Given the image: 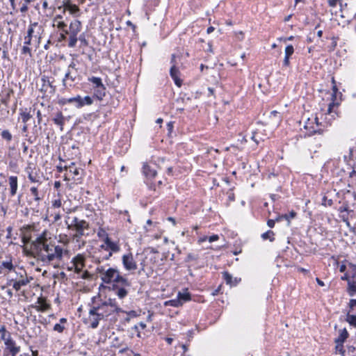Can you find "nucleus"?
Wrapping results in <instances>:
<instances>
[{
  "label": "nucleus",
  "instance_id": "f257e3e1",
  "mask_svg": "<svg viewBox=\"0 0 356 356\" xmlns=\"http://www.w3.org/2000/svg\"><path fill=\"white\" fill-rule=\"evenodd\" d=\"M31 248L38 261L42 262L43 265H51L54 268H60L63 257L69 253L68 250L56 245L44 236H39L33 241Z\"/></svg>",
  "mask_w": 356,
  "mask_h": 356
},
{
  "label": "nucleus",
  "instance_id": "f03ea898",
  "mask_svg": "<svg viewBox=\"0 0 356 356\" xmlns=\"http://www.w3.org/2000/svg\"><path fill=\"white\" fill-rule=\"evenodd\" d=\"M96 272L99 275L103 283L111 284V286H106L102 284L100 287L108 288L110 291H113L120 300H123L127 296L128 289L131 286V283L127 278L121 275L117 268L106 269L104 266H99L96 268Z\"/></svg>",
  "mask_w": 356,
  "mask_h": 356
},
{
  "label": "nucleus",
  "instance_id": "7ed1b4c3",
  "mask_svg": "<svg viewBox=\"0 0 356 356\" xmlns=\"http://www.w3.org/2000/svg\"><path fill=\"white\" fill-rule=\"evenodd\" d=\"M97 309L99 314H104V318H106L113 314L123 313V309L118 304L115 298H109L107 300L93 306Z\"/></svg>",
  "mask_w": 356,
  "mask_h": 356
},
{
  "label": "nucleus",
  "instance_id": "20e7f679",
  "mask_svg": "<svg viewBox=\"0 0 356 356\" xmlns=\"http://www.w3.org/2000/svg\"><path fill=\"white\" fill-rule=\"evenodd\" d=\"M88 81L91 83L93 97L98 100H102L106 96V88L103 83L102 79L92 76L88 78Z\"/></svg>",
  "mask_w": 356,
  "mask_h": 356
},
{
  "label": "nucleus",
  "instance_id": "39448f33",
  "mask_svg": "<svg viewBox=\"0 0 356 356\" xmlns=\"http://www.w3.org/2000/svg\"><path fill=\"white\" fill-rule=\"evenodd\" d=\"M65 224L67 229L79 232V234L84 232L86 229L89 228V223L88 222L85 220L79 219L76 216L72 218L67 216Z\"/></svg>",
  "mask_w": 356,
  "mask_h": 356
},
{
  "label": "nucleus",
  "instance_id": "423d86ee",
  "mask_svg": "<svg viewBox=\"0 0 356 356\" xmlns=\"http://www.w3.org/2000/svg\"><path fill=\"white\" fill-rule=\"evenodd\" d=\"M1 340L4 341L5 348L3 350V356L7 355V353H19L21 348L18 346L16 341L11 337V334L10 332H8V334L6 337L2 336Z\"/></svg>",
  "mask_w": 356,
  "mask_h": 356
},
{
  "label": "nucleus",
  "instance_id": "0eeeda50",
  "mask_svg": "<svg viewBox=\"0 0 356 356\" xmlns=\"http://www.w3.org/2000/svg\"><path fill=\"white\" fill-rule=\"evenodd\" d=\"M88 314V323H90V327L92 329L97 328L99 321L104 318V314H99V312H97V309L95 308L93 306L90 307Z\"/></svg>",
  "mask_w": 356,
  "mask_h": 356
},
{
  "label": "nucleus",
  "instance_id": "6e6552de",
  "mask_svg": "<svg viewBox=\"0 0 356 356\" xmlns=\"http://www.w3.org/2000/svg\"><path fill=\"white\" fill-rule=\"evenodd\" d=\"M29 283V278L26 276L24 277L22 275H20L18 278V274L17 273V277L15 278H10L8 280V284L12 285L13 288L15 291H19L22 286L27 285Z\"/></svg>",
  "mask_w": 356,
  "mask_h": 356
},
{
  "label": "nucleus",
  "instance_id": "1a4fd4ad",
  "mask_svg": "<svg viewBox=\"0 0 356 356\" xmlns=\"http://www.w3.org/2000/svg\"><path fill=\"white\" fill-rule=\"evenodd\" d=\"M43 31V29L41 26L38 25V22L31 23L27 31V35L26 37L33 38H38V43L39 44L41 39V33Z\"/></svg>",
  "mask_w": 356,
  "mask_h": 356
},
{
  "label": "nucleus",
  "instance_id": "9d476101",
  "mask_svg": "<svg viewBox=\"0 0 356 356\" xmlns=\"http://www.w3.org/2000/svg\"><path fill=\"white\" fill-rule=\"evenodd\" d=\"M85 261L86 257L81 254H78L72 259L71 263L73 264L75 273L79 274L83 272V269L85 267Z\"/></svg>",
  "mask_w": 356,
  "mask_h": 356
},
{
  "label": "nucleus",
  "instance_id": "9b49d317",
  "mask_svg": "<svg viewBox=\"0 0 356 356\" xmlns=\"http://www.w3.org/2000/svg\"><path fill=\"white\" fill-rule=\"evenodd\" d=\"M122 264L127 270H134L137 268V264L134 259L131 253L124 254L122 258Z\"/></svg>",
  "mask_w": 356,
  "mask_h": 356
},
{
  "label": "nucleus",
  "instance_id": "f8f14e48",
  "mask_svg": "<svg viewBox=\"0 0 356 356\" xmlns=\"http://www.w3.org/2000/svg\"><path fill=\"white\" fill-rule=\"evenodd\" d=\"M64 168L73 175V179L79 180L81 178L83 170L81 168H77L75 163L71 162L69 165H65Z\"/></svg>",
  "mask_w": 356,
  "mask_h": 356
},
{
  "label": "nucleus",
  "instance_id": "ddd939ff",
  "mask_svg": "<svg viewBox=\"0 0 356 356\" xmlns=\"http://www.w3.org/2000/svg\"><path fill=\"white\" fill-rule=\"evenodd\" d=\"M104 244L100 246L102 249L105 250H110L111 252H118L120 250V245L118 243L112 241L107 234L104 239Z\"/></svg>",
  "mask_w": 356,
  "mask_h": 356
},
{
  "label": "nucleus",
  "instance_id": "4468645a",
  "mask_svg": "<svg viewBox=\"0 0 356 356\" xmlns=\"http://www.w3.org/2000/svg\"><path fill=\"white\" fill-rule=\"evenodd\" d=\"M19 115L18 120L21 119L24 124H28L27 122L33 118L31 108H20L19 109Z\"/></svg>",
  "mask_w": 356,
  "mask_h": 356
},
{
  "label": "nucleus",
  "instance_id": "2eb2a0df",
  "mask_svg": "<svg viewBox=\"0 0 356 356\" xmlns=\"http://www.w3.org/2000/svg\"><path fill=\"white\" fill-rule=\"evenodd\" d=\"M81 31V22L78 19H75L70 23L69 26V31L65 29L64 32L65 33V34L77 35Z\"/></svg>",
  "mask_w": 356,
  "mask_h": 356
},
{
  "label": "nucleus",
  "instance_id": "dca6fc26",
  "mask_svg": "<svg viewBox=\"0 0 356 356\" xmlns=\"http://www.w3.org/2000/svg\"><path fill=\"white\" fill-rule=\"evenodd\" d=\"M26 172L28 175V179L31 183H35L38 185L42 184L41 177L37 172H34L31 167H28L26 169Z\"/></svg>",
  "mask_w": 356,
  "mask_h": 356
},
{
  "label": "nucleus",
  "instance_id": "f3484780",
  "mask_svg": "<svg viewBox=\"0 0 356 356\" xmlns=\"http://www.w3.org/2000/svg\"><path fill=\"white\" fill-rule=\"evenodd\" d=\"M8 184L10 187V195L13 197L17 194L18 188V178L17 176H10L8 177Z\"/></svg>",
  "mask_w": 356,
  "mask_h": 356
},
{
  "label": "nucleus",
  "instance_id": "a211bd4d",
  "mask_svg": "<svg viewBox=\"0 0 356 356\" xmlns=\"http://www.w3.org/2000/svg\"><path fill=\"white\" fill-rule=\"evenodd\" d=\"M85 235V232H75L72 236V241L75 243V248L80 250L86 245V241L82 240V236Z\"/></svg>",
  "mask_w": 356,
  "mask_h": 356
},
{
  "label": "nucleus",
  "instance_id": "6ab92c4d",
  "mask_svg": "<svg viewBox=\"0 0 356 356\" xmlns=\"http://www.w3.org/2000/svg\"><path fill=\"white\" fill-rule=\"evenodd\" d=\"M38 305L33 306L38 312H44L50 308V305L47 302L43 297H39L37 300Z\"/></svg>",
  "mask_w": 356,
  "mask_h": 356
},
{
  "label": "nucleus",
  "instance_id": "aec40b11",
  "mask_svg": "<svg viewBox=\"0 0 356 356\" xmlns=\"http://www.w3.org/2000/svg\"><path fill=\"white\" fill-rule=\"evenodd\" d=\"M170 76L172 78V79L175 81V83L178 86L180 87L182 83V81L179 78V69L175 66V64H173L170 70Z\"/></svg>",
  "mask_w": 356,
  "mask_h": 356
},
{
  "label": "nucleus",
  "instance_id": "412c9836",
  "mask_svg": "<svg viewBox=\"0 0 356 356\" xmlns=\"http://www.w3.org/2000/svg\"><path fill=\"white\" fill-rule=\"evenodd\" d=\"M62 19V15H56L53 19V26H56L58 29L62 30L64 32V30L67 26V24L64 22L61 21Z\"/></svg>",
  "mask_w": 356,
  "mask_h": 356
},
{
  "label": "nucleus",
  "instance_id": "4be33fe9",
  "mask_svg": "<svg viewBox=\"0 0 356 356\" xmlns=\"http://www.w3.org/2000/svg\"><path fill=\"white\" fill-rule=\"evenodd\" d=\"M15 267L13 265L11 260L10 261H3L1 262L0 265V270H6V272H5V274H7L8 273L15 271Z\"/></svg>",
  "mask_w": 356,
  "mask_h": 356
},
{
  "label": "nucleus",
  "instance_id": "5701e85b",
  "mask_svg": "<svg viewBox=\"0 0 356 356\" xmlns=\"http://www.w3.org/2000/svg\"><path fill=\"white\" fill-rule=\"evenodd\" d=\"M144 175L149 178H154L156 175V170L148 164H144L143 167Z\"/></svg>",
  "mask_w": 356,
  "mask_h": 356
},
{
  "label": "nucleus",
  "instance_id": "b1692460",
  "mask_svg": "<svg viewBox=\"0 0 356 356\" xmlns=\"http://www.w3.org/2000/svg\"><path fill=\"white\" fill-rule=\"evenodd\" d=\"M339 336L334 339V343H343L349 337V334L346 328L339 330Z\"/></svg>",
  "mask_w": 356,
  "mask_h": 356
},
{
  "label": "nucleus",
  "instance_id": "393cba45",
  "mask_svg": "<svg viewBox=\"0 0 356 356\" xmlns=\"http://www.w3.org/2000/svg\"><path fill=\"white\" fill-rule=\"evenodd\" d=\"M177 297L181 302V305L191 299V294L188 292L187 289H185L183 292H178Z\"/></svg>",
  "mask_w": 356,
  "mask_h": 356
},
{
  "label": "nucleus",
  "instance_id": "a878e982",
  "mask_svg": "<svg viewBox=\"0 0 356 356\" xmlns=\"http://www.w3.org/2000/svg\"><path fill=\"white\" fill-rule=\"evenodd\" d=\"M347 292L350 296H353L356 294V281L354 280H348Z\"/></svg>",
  "mask_w": 356,
  "mask_h": 356
},
{
  "label": "nucleus",
  "instance_id": "bb28decb",
  "mask_svg": "<svg viewBox=\"0 0 356 356\" xmlns=\"http://www.w3.org/2000/svg\"><path fill=\"white\" fill-rule=\"evenodd\" d=\"M223 278H224L225 281L226 282V283L231 286H236L238 283V281L237 280V279L236 278L233 279L232 275L227 272L223 273Z\"/></svg>",
  "mask_w": 356,
  "mask_h": 356
},
{
  "label": "nucleus",
  "instance_id": "cd10ccee",
  "mask_svg": "<svg viewBox=\"0 0 356 356\" xmlns=\"http://www.w3.org/2000/svg\"><path fill=\"white\" fill-rule=\"evenodd\" d=\"M41 81H42L41 90L47 92L49 88H51L52 91L54 90V87L47 76H43Z\"/></svg>",
  "mask_w": 356,
  "mask_h": 356
},
{
  "label": "nucleus",
  "instance_id": "c85d7f7f",
  "mask_svg": "<svg viewBox=\"0 0 356 356\" xmlns=\"http://www.w3.org/2000/svg\"><path fill=\"white\" fill-rule=\"evenodd\" d=\"M53 121L56 124L60 127V130H63L65 119L61 112L56 113L55 117L53 118Z\"/></svg>",
  "mask_w": 356,
  "mask_h": 356
},
{
  "label": "nucleus",
  "instance_id": "c756f323",
  "mask_svg": "<svg viewBox=\"0 0 356 356\" xmlns=\"http://www.w3.org/2000/svg\"><path fill=\"white\" fill-rule=\"evenodd\" d=\"M31 195L33 197V200L35 202H39L43 198L42 196L40 195L38 186H33L30 188Z\"/></svg>",
  "mask_w": 356,
  "mask_h": 356
},
{
  "label": "nucleus",
  "instance_id": "7c9ffc66",
  "mask_svg": "<svg viewBox=\"0 0 356 356\" xmlns=\"http://www.w3.org/2000/svg\"><path fill=\"white\" fill-rule=\"evenodd\" d=\"M76 79V76L72 74L70 70H67V72L65 74V76L63 79V85L66 87L67 85V81L70 80L72 82H74Z\"/></svg>",
  "mask_w": 356,
  "mask_h": 356
},
{
  "label": "nucleus",
  "instance_id": "2f4dec72",
  "mask_svg": "<svg viewBox=\"0 0 356 356\" xmlns=\"http://www.w3.org/2000/svg\"><path fill=\"white\" fill-rule=\"evenodd\" d=\"M296 216V213L294 211H291L289 214H284L278 216L276 218L277 221H280L282 219H285L288 221V225L290 224V220L294 218Z\"/></svg>",
  "mask_w": 356,
  "mask_h": 356
},
{
  "label": "nucleus",
  "instance_id": "473e14b6",
  "mask_svg": "<svg viewBox=\"0 0 356 356\" xmlns=\"http://www.w3.org/2000/svg\"><path fill=\"white\" fill-rule=\"evenodd\" d=\"M346 321L349 323L350 325L356 327V315L350 314L348 312L346 316Z\"/></svg>",
  "mask_w": 356,
  "mask_h": 356
},
{
  "label": "nucleus",
  "instance_id": "72a5a7b5",
  "mask_svg": "<svg viewBox=\"0 0 356 356\" xmlns=\"http://www.w3.org/2000/svg\"><path fill=\"white\" fill-rule=\"evenodd\" d=\"M165 306H172L174 307H179L182 306L181 302H180V300L177 298V297L175 299L169 300L168 301H165L164 302Z\"/></svg>",
  "mask_w": 356,
  "mask_h": 356
},
{
  "label": "nucleus",
  "instance_id": "f704fd0d",
  "mask_svg": "<svg viewBox=\"0 0 356 356\" xmlns=\"http://www.w3.org/2000/svg\"><path fill=\"white\" fill-rule=\"evenodd\" d=\"M71 104H73L76 108H82L81 96L77 95L76 97H71Z\"/></svg>",
  "mask_w": 356,
  "mask_h": 356
},
{
  "label": "nucleus",
  "instance_id": "c9c22d12",
  "mask_svg": "<svg viewBox=\"0 0 356 356\" xmlns=\"http://www.w3.org/2000/svg\"><path fill=\"white\" fill-rule=\"evenodd\" d=\"M51 209L54 210L59 209L62 207V201L60 198L58 197L56 199H54L51 202Z\"/></svg>",
  "mask_w": 356,
  "mask_h": 356
},
{
  "label": "nucleus",
  "instance_id": "e433bc0d",
  "mask_svg": "<svg viewBox=\"0 0 356 356\" xmlns=\"http://www.w3.org/2000/svg\"><path fill=\"white\" fill-rule=\"evenodd\" d=\"M93 96L92 97H90V96H85L83 97H81V103H82V107L85 106H90V105H92L93 104Z\"/></svg>",
  "mask_w": 356,
  "mask_h": 356
},
{
  "label": "nucleus",
  "instance_id": "4c0bfd02",
  "mask_svg": "<svg viewBox=\"0 0 356 356\" xmlns=\"http://www.w3.org/2000/svg\"><path fill=\"white\" fill-rule=\"evenodd\" d=\"M274 232L271 230H268L267 232H266L265 233L262 234H261V238L264 239V240H267L268 239L270 241H273L275 240V237H274Z\"/></svg>",
  "mask_w": 356,
  "mask_h": 356
},
{
  "label": "nucleus",
  "instance_id": "58836bf2",
  "mask_svg": "<svg viewBox=\"0 0 356 356\" xmlns=\"http://www.w3.org/2000/svg\"><path fill=\"white\" fill-rule=\"evenodd\" d=\"M77 40L78 38L76 35H70L68 47L71 48L74 47L77 42Z\"/></svg>",
  "mask_w": 356,
  "mask_h": 356
},
{
  "label": "nucleus",
  "instance_id": "ea45409f",
  "mask_svg": "<svg viewBox=\"0 0 356 356\" xmlns=\"http://www.w3.org/2000/svg\"><path fill=\"white\" fill-rule=\"evenodd\" d=\"M35 1V0H24V3L20 8V12L24 14L26 13L29 10L28 5Z\"/></svg>",
  "mask_w": 356,
  "mask_h": 356
},
{
  "label": "nucleus",
  "instance_id": "a19ab883",
  "mask_svg": "<svg viewBox=\"0 0 356 356\" xmlns=\"http://www.w3.org/2000/svg\"><path fill=\"white\" fill-rule=\"evenodd\" d=\"M1 136L2 138H3L4 140L10 142L11 140H12V134L10 133V131L8 130H3L1 133Z\"/></svg>",
  "mask_w": 356,
  "mask_h": 356
},
{
  "label": "nucleus",
  "instance_id": "79ce46f5",
  "mask_svg": "<svg viewBox=\"0 0 356 356\" xmlns=\"http://www.w3.org/2000/svg\"><path fill=\"white\" fill-rule=\"evenodd\" d=\"M21 54L22 55H28L29 57H32V51L29 46L23 45L21 49Z\"/></svg>",
  "mask_w": 356,
  "mask_h": 356
},
{
  "label": "nucleus",
  "instance_id": "37998d69",
  "mask_svg": "<svg viewBox=\"0 0 356 356\" xmlns=\"http://www.w3.org/2000/svg\"><path fill=\"white\" fill-rule=\"evenodd\" d=\"M294 52V48L291 44H289L286 47L284 54L286 56H291Z\"/></svg>",
  "mask_w": 356,
  "mask_h": 356
},
{
  "label": "nucleus",
  "instance_id": "c03bdc74",
  "mask_svg": "<svg viewBox=\"0 0 356 356\" xmlns=\"http://www.w3.org/2000/svg\"><path fill=\"white\" fill-rule=\"evenodd\" d=\"M348 307L350 309L348 310V312H350V314H351V312H354V309L356 307V299L350 300L348 302Z\"/></svg>",
  "mask_w": 356,
  "mask_h": 356
},
{
  "label": "nucleus",
  "instance_id": "a18cd8bd",
  "mask_svg": "<svg viewBox=\"0 0 356 356\" xmlns=\"http://www.w3.org/2000/svg\"><path fill=\"white\" fill-rule=\"evenodd\" d=\"M339 104V102L337 101H335L334 99L332 100V102L329 104L328 108H327V113L331 114L332 113V108L334 106H337Z\"/></svg>",
  "mask_w": 356,
  "mask_h": 356
},
{
  "label": "nucleus",
  "instance_id": "49530a36",
  "mask_svg": "<svg viewBox=\"0 0 356 356\" xmlns=\"http://www.w3.org/2000/svg\"><path fill=\"white\" fill-rule=\"evenodd\" d=\"M53 330L58 333H62L65 330V326L60 323L54 325Z\"/></svg>",
  "mask_w": 356,
  "mask_h": 356
},
{
  "label": "nucleus",
  "instance_id": "de8ad7c7",
  "mask_svg": "<svg viewBox=\"0 0 356 356\" xmlns=\"http://www.w3.org/2000/svg\"><path fill=\"white\" fill-rule=\"evenodd\" d=\"M68 10L70 13V14L76 15V13H78L79 12L80 10L76 5L72 4L71 6L70 7V8L68 9Z\"/></svg>",
  "mask_w": 356,
  "mask_h": 356
},
{
  "label": "nucleus",
  "instance_id": "09e8293b",
  "mask_svg": "<svg viewBox=\"0 0 356 356\" xmlns=\"http://www.w3.org/2000/svg\"><path fill=\"white\" fill-rule=\"evenodd\" d=\"M51 216H53L54 222H55L61 219V213L60 211H55Z\"/></svg>",
  "mask_w": 356,
  "mask_h": 356
},
{
  "label": "nucleus",
  "instance_id": "8fccbe9b",
  "mask_svg": "<svg viewBox=\"0 0 356 356\" xmlns=\"http://www.w3.org/2000/svg\"><path fill=\"white\" fill-rule=\"evenodd\" d=\"M138 327H140L141 330H144L146 327V324L144 322H140L138 325L134 326V329L138 331L137 336L140 337V332L138 331Z\"/></svg>",
  "mask_w": 356,
  "mask_h": 356
},
{
  "label": "nucleus",
  "instance_id": "3c124183",
  "mask_svg": "<svg viewBox=\"0 0 356 356\" xmlns=\"http://www.w3.org/2000/svg\"><path fill=\"white\" fill-rule=\"evenodd\" d=\"M336 343V346H335L336 350L339 351L342 355H343L345 353V350L343 348V343Z\"/></svg>",
  "mask_w": 356,
  "mask_h": 356
},
{
  "label": "nucleus",
  "instance_id": "603ef678",
  "mask_svg": "<svg viewBox=\"0 0 356 356\" xmlns=\"http://www.w3.org/2000/svg\"><path fill=\"white\" fill-rule=\"evenodd\" d=\"M78 40L81 42V43L82 44V45H83V46H88V40L86 39V37H85V34H84V33L81 34V35L79 36Z\"/></svg>",
  "mask_w": 356,
  "mask_h": 356
},
{
  "label": "nucleus",
  "instance_id": "864d4df0",
  "mask_svg": "<svg viewBox=\"0 0 356 356\" xmlns=\"http://www.w3.org/2000/svg\"><path fill=\"white\" fill-rule=\"evenodd\" d=\"M196 259H197V255H195L193 253H188L187 254V257H186L185 261L186 262H189V261H195Z\"/></svg>",
  "mask_w": 356,
  "mask_h": 356
},
{
  "label": "nucleus",
  "instance_id": "5fc2aeb1",
  "mask_svg": "<svg viewBox=\"0 0 356 356\" xmlns=\"http://www.w3.org/2000/svg\"><path fill=\"white\" fill-rule=\"evenodd\" d=\"M332 89L333 92L332 94V100L334 99L335 101H337V97L338 93V88L337 85H333Z\"/></svg>",
  "mask_w": 356,
  "mask_h": 356
},
{
  "label": "nucleus",
  "instance_id": "6e6d98bb",
  "mask_svg": "<svg viewBox=\"0 0 356 356\" xmlns=\"http://www.w3.org/2000/svg\"><path fill=\"white\" fill-rule=\"evenodd\" d=\"M270 118H277V121L279 122L280 120V115L276 111H273L270 113Z\"/></svg>",
  "mask_w": 356,
  "mask_h": 356
},
{
  "label": "nucleus",
  "instance_id": "4d7b16f0",
  "mask_svg": "<svg viewBox=\"0 0 356 356\" xmlns=\"http://www.w3.org/2000/svg\"><path fill=\"white\" fill-rule=\"evenodd\" d=\"M8 331L6 330V326L2 325L1 327H0V334H1V337L2 336H3L4 337H6L8 334Z\"/></svg>",
  "mask_w": 356,
  "mask_h": 356
},
{
  "label": "nucleus",
  "instance_id": "13d9d810",
  "mask_svg": "<svg viewBox=\"0 0 356 356\" xmlns=\"http://www.w3.org/2000/svg\"><path fill=\"white\" fill-rule=\"evenodd\" d=\"M82 273H83L81 276V277L82 279L88 280V279L90 278V277H91L90 273L88 270L83 271Z\"/></svg>",
  "mask_w": 356,
  "mask_h": 356
},
{
  "label": "nucleus",
  "instance_id": "bf43d9fd",
  "mask_svg": "<svg viewBox=\"0 0 356 356\" xmlns=\"http://www.w3.org/2000/svg\"><path fill=\"white\" fill-rule=\"evenodd\" d=\"M71 5H72V3H70V0L63 1V6L64 7L63 13H65L66 10H68V9L71 6Z\"/></svg>",
  "mask_w": 356,
  "mask_h": 356
},
{
  "label": "nucleus",
  "instance_id": "052dcab7",
  "mask_svg": "<svg viewBox=\"0 0 356 356\" xmlns=\"http://www.w3.org/2000/svg\"><path fill=\"white\" fill-rule=\"evenodd\" d=\"M251 139L252 140H254L257 145H258L259 143V141L261 140V138H257V134L254 133V132L252 133V135L251 136Z\"/></svg>",
  "mask_w": 356,
  "mask_h": 356
},
{
  "label": "nucleus",
  "instance_id": "680f3d73",
  "mask_svg": "<svg viewBox=\"0 0 356 356\" xmlns=\"http://www.w3.org/2000/svg\"><path fill=\"white\" fill-rule=\"evenodd\" d=\"M70 100H71V97L70 98H62L61 99L59 100V104H60L62 105H65L66 104H71V102H70Z\"/></svg>",
  "mask_w": 356,
  "mask_h": 356
},
{
  "label": "nucleus",
  "instance_id": "e2e57ef3",
  "mask_svg": "<svg viewBox=\"0 0 356 356\" xmlns=\"http://www.w3.org/2000/svg\"><path fill=\"white\" fill-rule=\"evenodd\" d=\"M219 239V236L218 234H213L208 238V240L210 243H213Z\"/></svg>",
  "mask_w": 356,
  "mask_h": 356
},
{
  "label": "nucleus",
  "instance_id": "0e129e2a",
  "mask_svg": "<svg viewBox=\"0 0 356 356\" xmlns=\"http://www.w3.org/2000/svg\"><path fill=\"white\" fill-rule=\"evenodd\" d=\"M323 204L326 205L328 204L329 206H331L332 204V200H327L325 196L323 198Z\"/></svg>",
  "mask_w": 356,
  "mask_h": 356
},
{
  "label": "nucleus",
  "instance_id": "69168bd1",
  "mask_svg": "<svg viewBox=\"0 0 356 356\" xmlns=\"http://www.w3.org/2000/svg\"><path fill=\"white\" fill-rule=\"evenodd\" d=\"M289 58H290L289 56H284V60H283V65L284 66H285V67L289 66V65H290Z\"/></svg>",
  "mask_w": 356,
  "mask_h": 356
},
{
  "label": "nucleus",
  "instance_id": "338daca9",
  "mask_svg": "<svg viewBox=\"0 0 356 356\" xmlns=\"http://www.w3.org/2000/svg\"><path fill=\"white\" fill-rule=\"evenodd\" d=\"M32 39L28 37H24V46H29L31 44Z\"/></svg>",
  "mask_w": 356,
  "mask_h": 356
},
{
  "label": "nucleus",
  "instance_id": "774afa93",
  "mask_svg": "<svg viewBox=\"0 0 356 356\" xmlns=\"http://www.w3.org/2000/svg\"><path fill=\"white\" fill-rule=\"evenodd\" d=\"M275 221H277L276 219L275 220H272V219L268 220L267 222L268 226L269 227L273 228L275 226Z\"/></svg>",
  "mask_w": 356,
  "mask_h": 356
}]
</instances>
